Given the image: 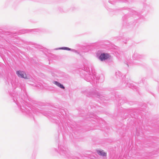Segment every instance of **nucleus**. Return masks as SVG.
Listing matches in <instances>:
<instances>
[{
	"label": "nucleus",
	"instance_id": "4",
	"mask_svg": "<svg viewBox=\"0 0 159 159\" xmlns=\"http://www.w3.org/2000/svg\"><path fill=\"white\" fill-rule=\"evenodd\" d=\"M54 83L58 87H59L60 88L62 89H64L65 87L63 85L61 84L60 83L57 82V81H54Z\"/></svg>",
	"mask_w": 159,
	"mask_h": 159
},
{
	"label": "nucleus",
	"instance_id": "3",
	"mask_svg": "<svg viewBox=\"0 0 159 159\" xmlns=\"http://www.w3.org/2000/svg\"><path fill=\"white\" fill-rule=\"evenodd\" d=\"M97 152L98 154L100 156H106L107 155V153L102 150H97Z\"/></svg>",
	"mask_w": 159,
	"mask_h": 159
},
{
	"label": "nucleus",
	"instance_id": "2",
	"mask_svg": "<svg viewBox=\"0 0 159 159\" xmlns=\"http://www.w3.org/2000/svg\"><path fill=\"white\" fill-rule=\"evenodd\" d=\"M110 57L107 53H102L101 54L99 58L101 61H103L109 58Z\"/></svg>",
	"mask_w": 159,
	"mask_h": 159
},
{
	"label": "nucleus",
	"instance_id": "5",
	"mask_svg": "<svg viewBox=\"0 0 159 159\" xmlns=\"http://www.w3.org/2000/svg\"><path fill=\"white\" fill-rule=\"evenodd\" d=\"M59 49H63V50H70V49L67 47H63L62 48H59Z\"/></svg>",
	"mask_w": 159,
	"mask_h": 159
},
{
	"label": "nucleus",
	"instance_id": "1",
	"mask_svg": "<svg viewBox=\"0 0 159 159\" xmlns=\"http://www.w3.org/2000/svg\"><path fill=\"white\" fill-rule=\"evenodd\" d=\"M16 73L19 77L24 78L25 79H27L26 74L23 71L20 70L17 71H16Z\"/></svg>",
	"mask_w": 159,
	"mask_h": 159
}]
</instances>
